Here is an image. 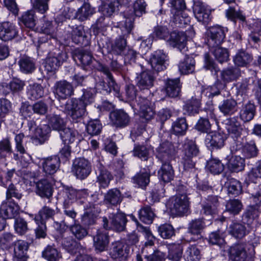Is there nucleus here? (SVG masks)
Returning a JSON list of instances; mask_svg holds the SVG:
<instances>
[{"mask_svg":"<svg viewBox=\"0 0 261 261\" xmlns=\"http://www.w3.org/2000/svg\"><path fill=\"white\" fill-rule=\"evenodd\" d=\"M241 75V70L238 67H229L223 70L221 72L222 79L227 82L236 80Z\"/></svg>","mask_w":261,"mask_h":261,"instance_id":"obj_44","label":"nucleus"},{"mask_svg":"<svg viewBox=\"0 0 261 261\" xmlns=\"http://www.w3.org/2000/svg\"><path fill=\"white\" fill-rule=\"evenodd\" d=\"M27 94L31 100H36L42 97L44 94L42 87L38 84H30L27 87Z\"/></svg>","mask_w":261,"mask_h":261,"instance_id":"obj_46","label":"nucleus"},{"mask_svg":"<svg viewBox=\"0 0 261 261\" xmlns=\"http://www.w3.org/2000/svg\"><path fill=\"white\" fill-rule=\"evenodd\" d=\"M201 256L200 251L195 245H190L185 251V257L187 261H199Z\"/></svg>","mask_w":261,"mask_h":261,"instance_id":"obj_60","label":"nucleus"},{"mask_svg":"<svg viewBox=\"0 0 261 261\" xmlns=\"http://www.w3.org/2000/svg\"><path fill=\"white\" fill-rule=\"evenodd\" d=\"M205 225L202 219H196L192 220L188 225V231L193 235L200 236L201 231Z\"/></svg>","mask_w":261,"mask_h":261,"instance_id":"obj_49","label":"nucleus"},{"mask_svg":"<svg viewBox=\"0 0 261 261\" xmlns=\"http://www.w3.org/2000/svg\"><path fill=\"white\" fill-rule=\"evenodd\" d=\"M155 77L150 71L142 72L136 77L137 86L140 90L149 89L153 86Z\"/></svg>","mask_w":261,"mask_h":261,"instance_id":"obj_21","label":"nucleus"},{"mask_svg":"<svg viewBox=\"0 0 261 261\" xmlns=\"http://www.w3.org/2000/svg\"><path fill=\"white\" fill-rule=\"evenodd\" d=\"M73 93V85L66 80L58 81L54 86V93L59 99H65L72 95Z\"/></svg>","mask_w":261,"mask_h":261,"instance_id":"obj_10","label":"nucleus"},{"mask_svg":"<svg viewBox=\"0 0 261 261\" xmlns=\"http://www.w3.org/2000/svg\"><path fill=\"white\" fill-rule=\"evenodd\" d=\"M68 59L65 51L58 49H55L48 54L46 58L45 67L48 71L53 72L56 70L64 62Z\"/></svg>","mask_w":261,"mask_h":261,"instance_id":"obj_5","label":"nucleus"},{"mask_svg":"<svg viewBox=\"0 0 261 261\" xmlns=\"http://www.w3.org/2000/svg\"><path fill=\"white\" fill-rule=\"evenodd\" d=\"M119 26L121 28L122 35L118 38L116 39L114 43L112 45L111 53L116 55H120L124 50L126 46V38L127 35L130 33H127L125 29L122 28L121 25Z\"/></svg>","mask_w":261,"mask_h":261,"instance_id":"obj_30","label":"nucleus"},{"mask_svg":"<svg viewBox=\"0 0 261 261\" xmlns=\"http://www.w3.org/2000/svg\"><path fill=\"white\" fill-rule=\"evenodd\" d=\"M188 127V125L185 118H178L172 124L173 130L177 135L185 134Z\"/></svg>","mask_w":261,"mask_h":261,"instance_id":"obj_62","label":"nucleus"},{"mask_svg":"<svg viewBox=\"0 0 261 261\" xmlns=\"http://www.w3.org/2000/svg\"><path fill=\"white\" fill-rule=\"evenodd\" d=\"M20 70L25 74L32 73L35 69V63L28 57H22L18 62Z\"/></svg>","mask_w":261,"mask_h":261,"instance_id":"obj_45","label":"nucleus"},{"mask_svg":"<svg viewBox=\"0 0 261 261\" xmlns=\"http://www.w3.org/2000/svg\"><path fill=\"white\" fill-rule=\"evenodd\" d=\"M229 233L237 239H242L247 234L246 228L244 225L239 223H233L228 228Z\"/></svg>","mask_w":261,"mask_h":261,"instance_id":"obj_53","label":"nucleus"},{"mask_svg":"<svg viewBox=\"0 0 261 261\" xmlns=\"http://www.w3.org/2000/svg\"><path fill=\"white\" fill-rule=\"evenodd\" d=\"M96 175V182L99 187L106 188L108 187L111 181L113 179V176L108 170L101 163H99L95 170Z\"/></svg>","mask_w":261,"mask_h":261,"instance_id":"obj_12","label":"nucleus"},{"mask_svg":"<svg viewBox=\"0 0 261 261\" xmlns=\"http://www.w3.org/2000/svg\"><path fill=\"white\" fill-rule=\"evenodd\" d=\"M226 29L215 25L210 28L206 33V43L209 48H214L221 45L225 37Z\"/></svg>","mask_w":261,"mask_h":261,"instance_id":"obj_4","label":"nucleus"},{"mask_svg":"<svg viewBox=\"0 0 261 261\" xmlns=\"http://www.w3.org/2000/svg\"><path fill=\"white\" fill-rule=\"evenodd\" d=\"M225 124L229 134L233 138L241 137L243 130L241 123L236 117H231L225 120Z\"/></svg>","mask_w":261,"mask_h":261,"instance_id":"obj_28","label":"nucleus"},{"mask_svg":"<svg viewBox=\"0 0 261 261\" xmlns=\"http://www.w3.org/2000/svg\"><path fill=\"white\" fill-rule=\"evenodd\" d=\"M46 118L48 122L47 125L50 128L51 127L54 130L59 132L62 128H64L66 125L63 118L57 114H49L46 115Z\"/></svg>","mask_w":261,"mask_h":261,"instance_id":"obj_36","label":"nucleus"},{"mask_svg":"<svg viewBox=\"0 0 261 261\" xmlns=\"http://www.w3.org/2000/svg\"><path fill=\"white\" fill-rule=\"evenodd\" d=\"M98 70L107 76L108 88H106L105 87L104 81H100L98 83L99 85L103 87L102 89L109 93L111 92L113 90L116 93L118 94L119 92V87L114 81L109 67L104 65L100 64L99 65Z\"/></svg>","mask_w":261,"mask_h":261,"instance_id":"obj_18","label":"nucleus"},{"mask_svg":"<svg viewBox=\"0 0 261 261\" xmlns=\"http://www.w3.org/2000/svg\"><path fill=\"white\" fill-rule=\"evenodd\" d=\"M170 33L168 29L166 26L157 25L154 27L152 35L153 38L167 41Z\"/></svg>","mask_w":261,"mask_h":261,"instance_id":"obj_64","label":"nucleus"},{"mask_svg":"<svg viewBox=\"0 0 261 261\" xmlns=\"http://www.w3.org/2000/svg\"><path fill=\"white\" fill-rule=\"evenodd\" d=\"M167 95L171 97H175L179 95L180 92V85L179 80L168 79L166 83L165 87Z\"/></svg>","mask_w":261,"mask_h":261,"instance_id":"obj_40","label":"nucleus"},{"mask_svg":"<svg viewBox=\"0 0 261 261\" xmlns=\"http://www.w3.org/2000/svg\"><path fill=\"white\" fill-rule=\"evenodd\" d=\"M168 205L171 213L176 215H182L188 211V201L186 195H180L170 199Z\"/></svg>","mask_w":261,"mask_h":261,"instance_id":"obj_8","label":"nucleus"},{"mask_svg":"<svg viewBox=\"0 0 261 261\" xmlns=\"http://www.w3.org/2000/svg\"><path fill=\"white\" fill-rule=\"evenodd\" d=\"M71 39L75 44H83L86 37L84 31V27L80 25H75L72 27Z\"/></svg>","mask_w":261,"mask_h":261,"instance_id":"obj_58","label":"nucleus"},{"mask_svg":"<svg viewBox=\"0 0 261 261\" xmlns=\"http://www.w3.org/2000/svg\"><path fill=\"white\" fill-rule=\"evenodd\" d=\"M139 218L146 224L152 223L155 214L150 206H146L142 207L139 212Z\"/></svg>","mask_w":261,"mask_h":261,"instance_id":"obj_59","label":"nucleus"},{"mask_svg":"<svg viewBox=\"0 0 261 261\" xmlns=\"http://www.w3.org/2000/svg\"><path fill=\"white\" fill-rule=\"evenodd\" d=\"M103 227L106 230L113 229L117 231H122L125 228L127 219L125 215L121 212L109 214V218H102Z\"/></svg>","mask_w":261,"mask_h":261,"instance_id":"obj_3","label":"nucleus"},{"mask_svg":"<svg viewBox=\"0 0 261 261\" xmlns=\"http://www.w3.org/2000/svg\"><path fill=\"white\" fill-rule=\"evenodd\" d=\"M183 247L180 244H174L169 247L168 257L172 261H179L182 255Z\"/></svg>","mask_w":261,"mask_h":261,"instance_id":"obj_63","label":"nucleus"},{"mask_svg":"<svg viewBox=\"0 0 261 261\" xmlns=\"http://www.w3.org/2000/svg\"><path fill=\"white\" fill-rule=\"evenodd\" d=\"M160 179L164 182H168L173 179L174 171L168 162H165L158 171Z\"/></svg>","mask_w":261,"mask_h":261,"instance_id":"obj_39","label":"nucleus"},{"mask_svg":"<svg viewBox=\"0 0 261 261\" xmlns=\"http://www.w3.org/2000/svg\"><path fill=\"white\" fill-rule=\"evenodd\" d=\"M50 129L49 127L46 124L40 125L35 128L34 130V135L36 138L34 139L35 143L37 142L40 144L44 143L46 139L47 135L50 132Z\"/></svg>","mask_w":261,"mask_h":261,"instance_id":"obj_47","label":"nucleus"},{"mask_svg":"<svg viewBox=\"0 0 261 261\" xmlns=\"http://www.w3.org/2000/svg\"><path fill=\"white\" fill-rule=\"evenodd\" d=\"M29 243L22 240H18L14 243V261H27Z\"/></svg>","mask_w":261,"mask_h":261,"instance_id":"obj_22","label":"nucleus"},{"mask_svg":"<svg viewBox=\"0 0 261 261\" xmlns=\"http://www.w3.org/2000/svg\"><path fill=\"white\" fill-rule=\"evenodd\" d=\"M110 118L116 127H123L128 125L130 122L129 116L122 110H116L111 112Z\"/></svg>","mask_w":261,"mask_h":261,"instance_id":"obj_20","label":"nucleus"},{"mask_svg":"<svg viewBox=\"0 0 261 261\" xmlns=\"http://www.w3.org/2000/svg\"><path fill=\"white\" fill-rule=\"evenodd\" d=\"M43 171L46 174L53 175L59 169L60 160L58 156H51L43 160L42 163Z\"/></svg>","mask_w":261,"mask_h":261,"instance_id":"obj_26","label":"nucleus"},{"mask_svg":"<svg viewBox=\"0 0 261 261\" xmlns=\"http://www.w3.org/2000/svg\"><path fill=\"white\" fill-rule=\"evenodd\" d=\"M146 4L144 0H137L134 4V9L125 11L123 12V19L119 22V25L124 28L127 33H131L134 28L135 16H141L145 13Z\"/></svg>","mask_w":261,"mask_h":261,"instance_id":"obj_1","label":"nucleus"},{"mask_svg":"<svg viewBox=\"0 0 261 261\" xmlns=\"http://www.w3.org/2000/svg\"><path fill=\"white\" fill-rule=\"evenodd\" d=\"M20 20L25 27L31 30L34 29L36 24L35 11L31 10L24 12Z\"/></svg>","mask_w":261,"mask_h":261,"instance_id":"obj_48","label":"nucleus"},{"mask_svg":"<svg viewBox=\"0 0 261 261\" xmlns=\"http://www.w3.org/2000/svg\"><path fill=\"white\" fill-rule=\"evenodd\" d=\"M134 183L139 187L143 188L148 185L150 181V173L147 171H140L133 178Z\"/></svg>","mask_w":261,"mask_h":261,"instance_id":"obj_55","label":"nucleus"},{"mask_svg":"<svg viewBox=\"0 0 261 261\" xmlns=\"http://www.w3.org/2000/svg\"><path fill=\"white\" fill-rule=\"evenodd\" d=\"M132 220L135 221L137 225V228L139 231L142 232L146 239V242L145 243L144 246L143 247V251L144 252H147L148 246H151L154 243L155 238L152 234L150 230L148 227H145L141 224H140L137 221L136 218L133 215L130 216Z\"/></svg>","mask_w":261,"mask_h":261,"instance_id":"obj_29","label":"nucleus"},{"mask_svg":"<svg viewBox=\"0 0 261 261\" xmlns=\"http://www.w3.org/2000/svg\"><path fill=\"white\" fill-rule=\"evenodd\" d=\"M123 198L120 191L117 188L110 189L104 196V202L109 205L117 206L120 204Z\"/></svg>","mask_w":261,"mask_h":261,"instance_id":"obj_31","label":"nucleus"},{"mask_svg":"<svg viewBox=\"0 0 261 261\" xmlns=\"http://www.w3.org/2000/svg\"><path fill=\"white\" fill-rule=\"evenodd\" d=\"M183 152L184 156L194 158L198 154L199 150L194 141L187 140L183 145Z\"/></svg>","mask_w":261,"mask_h":261,"instance_id":"obj_50","label":"nucleus"},{"mask_svg":"<svg viewBox=\"0 0 261 261\" xmlns=\"http://www.w3.org/2000/svg\"><path fill=\"white\" fill-rule=\"evenodd\" d=\"M187 40V35L185 33L173 31L170 33L167 42L171 46L177 47L181 51L185 48Z\"/></svg>","mask_w":261,"mask_h":261,"instance_id":"obj_17","label":"nucleus"},{"mask_svg":"<svg viewBox=\"0 0 261 261\" xmlns=\"http://www.w3.org/2000/svg\"><path fill=\"white\" fill-rule=\"evenodd\" d=\"M252 60V56L247 51L240 50L233 58L234 64L238 67H246Z\"/></svg>","mask_w":261,"mask_h":261,"instance_id":"obj_41","label":"nucleus"},{"mask_svg":"<svg viewBox=\"0 0 261 261\" xmlns=\"http://www.w3.org/2000/svg\"><path fill=\"white\" fill-rule=\"evenodd\" d=\"M55 215V211L49 206H44L39 212L38 214L35 217V221L38 223L39 222H44L51 219Z\"/></svg>","mask_w":261,"mask_h":261,"instance_id":"obj_54","label":"nucleus"},{"mask_svg":"<svg viewBox=\"0 0 261 261\" xmlns=\"http://www.w3.org/2000/svg\"><path fill=\"white\" fill-rule=\"evenodd\" d=\"M157 156L163 162H169L175 153L173 144L169 141H165L160 144L156 148Z\"/></svg>","mask_w":261,"mask_h":261,"instance_id":"obj_16","label":"nucleus"},{"mask_svg":"<svg viewBox=\"0 0 261 261\" xmlns=\"http://www.w3.org/2000/svg\"><path fill=\"white\" fill-rule=\"evenodd\" d=\"M77 190L72 187H64L62 192L64 206L68 207L77 199Z\"/></svg>","mask_w":261,"mask_h":261,"instance_id":"obj_38","label":"nucleus"},{"mask_svg":"<svg viewBox=\"0 0 261 261\" xmlns=\"http://www.w3.org/2000/svg\"><path fill=\"white\" fill-rule=\"evenodd\" d=\"M150 105L149 100L140 96L132 103V107L139 113L140 116L142 119H144L145 121H147L151 119L154 114Z\"/></svg>","mask_w":261,"mask_h":261,"instance_id":"obj_6","label":"nucleus"},{"mask_svg":"<svg viewBox=\"0 0 261 261\" xmlns=\"http://www.w3.org/2000/svg\"><path fill=\"white\" fill-rule=\"evenodd\" d=\"M130 247L120 242H116L112 244L110 255L114 259L118 261L125 260L128 256Z\"/></svg>","mask_w":261,"mask_h":261,"instance_id":"obj_11","label":"nucleus"},{"mask_svg":"<svg viewBox=\"0 0 261 261\" xmlns=\"http://www.w3.org/2000/svg\"><path fill=\"white\" fill-rule=\"evenodd\" d=\"M228 253L231 261H254V250L243 243L233 244L229 248Z\"/></svg>","mask_w":261,"mask_h":261,"instance_id":"obj_2","label":"nucleus"},{"mask_svg":"<svg viewBox=\"0 0 261 261\" xmlns=\"http://www.w3.org/2000/svg\"><path fill=\"white\" fill-rule=\"evenodd\" d=\"M86 106L77 99H71L66 104L65 109L72 119L76 121L86 113Z\"/></svg>","mask_w":261,"mask_h":261,"instance_id":"obj_7","label":"nucleus"},{"mask_svg":"<svg viewBox=\"0 0 261 261\" xmlns=\"http://www.w3.org/2000/svg\"><path fill=\"white\" fill-rule=\"evenodd\" d=\"M225 137L220 133H215L212 135H207L205 143L207 146L212 149H217L224 145Z\"/></svg>","mask_w":261,"mask_h":261,"instance_id":"obj_32","label":"nucleus"},{"mask_svg":"<svg viewBox=\"0 0 261 261\" xmlns=\"http://www.w3.org/2000/svg\"><path fill=\"white\" fill-rule=\"evenodd\" d=\"M42 256L48 261H58L61 255L54 246L48 245L42 252Z\"/></svg>","mask_w":261,"mask_h":261,"instance_id":"obj_52","label":"nucleus"},{"mask_svg":"<svg viewBox=\"0 0 261 261\" xmlns=\"http://www.w3.org/2000/svg\"><path fill=\"white\" fill-rule=\"evenodd\" d=\"M166 55L162 50L155 51L151 56L150 62L151 66L155 71L159 72L166 68L165 62Z\"/></svg>","mask_w":261,"mask_h":261,"instance_id":"obj_25","label":"nucleus"},{"mask_svg":"<svg viewBox=\"0 0 261 261\" xmlns=\"http://www.w3.org/2000/svg\"><path fill=\"white\" fill-rule=\"evenodd\" d=\"M195 62L192 57H186L184 61L179 64V70L182 74L192 73L195 69Z\"/></svg>","mask_w":261,"mask_h":261,"instance_id":"obj_51","label":"nucleus"},{"mask_svg":"<svg viewBox=\"0 0 261 261\" xmlns=\"http://www.w3.org/2000/svg\"><path fill=\"white\" fill-rule=\"evenodd\" d=\"M256 112L255 106L250 102L244 105L240 112V118L244 122H249L254 118Z\"/></svg>","mask_w":261,"mask_h":261,"instance_id":"obj_37","label":"nucleus"},{"mask_svg":"<svg viewBox=\"0 0 261 261\" xmlns=\"http://www.w3.org/2000/svg\"><path fill=\"white\" fill-rule=\"evenodd\" d=\"M72 172L77 178L85 179L91 172V164L85 158H77L73 162Z\"/></svg>","mask_w":261,"mask_h":261,"instance_id":"obj_9","label":"nucleus"},{"mask_svg":"<svg viewBox=\"0 0 261 261\" xmlns=\"http://www.w3.org/2000/svg\"><path fill=\"white\" fill-rule=\"evenodd\" d=\"M154 244L151 246H148L147 252H144L142 250V253L144 254L145 258L147 261H162L164 258V254L162 252L155 250L152 247Z\"/></svg>","mask_w":261,"mask_h":261,"instance_id":"obj_61","label":"nucleus"},{"mask_svg":"<svg viewBox=\"0 0 261 261\" xmlns=\"http://www.w3.org/2000/svg\"><path fill=\"white\" fill-rule=\"evenodd\" d=\"M251 194L253 197V201L256 204L248 206L244 212L243 218L247 220V222H249L251 220L257 218L260 213L258 204L261 202V194L256 192Z\"/></svg>","mask_w":261,"mask_h":261,"instance_id":"obj_13","label":"nucleus"},{"mask_svg":"<svg viewBox=\"0 0 261 261\" xmlns=\"http://www.w3.org/2000/svg\"><path fill=\"white\" fill-rule=\"evenodd\" d=\"M216 59L220 63H222L228 61L229 53L226 48L220 46L214 48H209Z\"/></svg>","mask_w":261,"mask_h":261,"instance_id":"obj_56","label":"nucleus"},{"mask_svg":"<svg viewBox=\"0 0 261 261\" xmlns=\"http://www.w3.org/2000/svg\"><path fill=\"white\" fill-rule=\"evenodd\" d=\"M171 5L172 8V10L175 11L174 12V21L176 24H178V27H180L182 24H186L188 21V18L181 19L182 17L181 15L182 13V11L186 8V4L184 0H172L171 1Z\"/></svg>","mask_w":261,"mask_h":261,"instance_id":"obj_23","label":"nucleus"},{"mask_svg":"<svg viewBox=\"0 0 261 261\" xmlns=\"http://www.w3.org/2000/svg\"><path fill=\"white\" fill-rule=\"evenodd\" d=\"M193 11L195 17L199 22L207 23L211 20V10L203 3L195 2Z\"/></svg>","mask_w":261,"mask_h":261,"instance_id":"obj_15","label":"nucleus"},{"mask_svg":"<svg viewBox=\"0 0 261 261\" xmlns=\"http://www.w3.org/2000/svg\"><path fill=\"white\" fill-rule=\"evenodd\" d=\"M94 12V9L88 3H85L75 13L74 17L83 21L92 16Z\"/></svg>","mask_w":261,"mask_h":261,"instance_id":"obj_43","label":"nucleus"},{"mask_svg":"<svg viewBox=\"0 0 261 261\" xmlns=\"http://www.w3.org/2000/svg\"><path fill=\"white\" fill-rule=\"evenodd\" d=\"M89 211L86 212L82 218L83 224L86 226H90L95 224L100 213V209L93 204H89L86 206Z\"/></svg>","mask_w":261,"mask_h":261,"instance_id":"obj_19","label":"nucleus"},{"mask_svg":"<svg viewBox=\"0 0 261 261\" xmlns=\"http://www.w3.org/2000/svg\"><path fill=\"white\" fill-rule=\"evenodd\" d=\"M59 132L61 138L64 144H69L74 141L77 134V132L75 130L65 126Z\"/></svg>","mask_w":261,"mask_h":261,"instance_id":"obj_57","label":"nucleus"},{"mask_svg":"<svg viewBox=\"0 0 261 261\" xmlns=\"http://www.w3.org/2000/svg\"><path fill=\"white\" fill-rule=\"evenodd\" d=\"M20 209L18 204L14 201L6 200L1 204L0 212L2 216L5 219H12L19 214Z\"/></svg>","mask_w":261,"mask_h":261,"instance_id":"obj_14","label":"nucleus"},{"mask_svg":"<svg viewBox=\"0 0 261 261\" xmlns=\"http://www.w3.org/2000/svg\"><path fill=\"white\" fill-rule=\"evenodd\" d=\"M18 35L16 27L9 22H4L0 25V39L7 41L11 40Z\"/></svg>","mask_w":261,"mask_h":261,"instance_id":"obj_24","label":"nucleus"},{"mask_svg":"<svg viewBox=\"0 0 261 261\" xmlns=\"http://www.w3.org/2000/svg\"><path fill=\"white\" fill-rule=\"evenodd\" d=\"M93 241L96 250L102 252L105 250L109 244V236L105 231L98 230Z\"/></svg>","mask_w":261,"mask_h":261,"instance_id":"obj_35","label":"nucleus"},{"mask_svg":"<svg viewBox=\"0 0 261 261\" xmlns=\"http://www.w3.org/2000/svg\"><path fill=\"white\" fill-rule=\"evenodd\" d=\"M72 56L75 61L79 60L83 66H89L92 62V55L89 51L84 49H75L73 51Z\"/></svg>","mask_w":261,"mask_h":261,"instance_id":"obj_34","label":"nucleus"},{"mask_svg":"<svg viewBox=\"0 0 261 261\" xmlns=\"http://www.w3.org/2000/svg\"><path fill=\"white\" fill-rule=\"evenodd\" d=\"M36 193L42 198L49 199L53 195L54 188L52 184L47 179H42L36 184Z\"/></svg>","mask_w":261,"mask_h":261,"instance_id":"obj_27","label":"nucleus"},{"mask_svg":"<svg viewBox=\"0 0 261 261\" xmlns=\"http://www.w3.org/2000/svg\"><path fill=\"white\" fill-rule=\"evenodd\" d=\"M227 164L229 170L234 172L243 171L245 165L244 159L240 156H232Z\"/></svg>","mask_w":261,"mask_h":261,"instance_id":"obj_42","label":"nucleus"},{"mask_svg":"<svg viewBox=\"0 0 261 261\" xmlns=\"http://www.w3.org/2000/svg\"><path fill=\"white\" fill-rule=\"evenodd\" d=\"M238 103L233 98H230L223 100L219 105L220 111L224 116H229L234 114L237 111Z\"/></svg>","mask_w":261,"mask_h":261,"instance_id":"obj_33","label":"nucleus"}]
</instances>
